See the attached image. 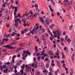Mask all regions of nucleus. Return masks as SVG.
Segmentation results:
<instances>
[{"label": "nucleus", "mask_w": 75, "mask_h": 75, "mask_svg": "<svg viewBox=\"0 0 75 75\" xmlns=\"http://www.w3.org/2000/svg\"><path fill=\"white\" fill-rule=\"evenodd\" d=\"M19 21L20 24L21 23V20H20V19L18 18L17 20L15 19V24H14L15 26H16V27H18V23H17V21Z\"/></svg>", "instance_id": "f257e3e1"}, {"label": "nucleus", "mask_w": 75, "mask_h": 75, "mask_svg": "<svg viewBox=\"0 0 75 75\" xmlns=\"http://www.w3.org/2000/svg\"><path fill=\"white\" fill-rule=\"evenodd\" d=\"M38 33L40 34H41L42 33H44L45 31V29H40L38 30Z\"/></svg>", "instance_id": "f03ea898"}, {"label": "nucleus", "mask_w": 75, "mask_h": 75, "mask_svg": "<svg viewBox=\"0 0 75 75\" xmlns=\"http://www.w3.org/2000/svg\"><path fill=\"white\" fill-rule=\"evenodd\" d=\"M4 47H5L8 48L9 49H10V50H12V49H15V48H16V47H13L12 46H10L9 45H5L4 46Z\"/></svg>", "instance_id": "7ed1b4c3"}, {"label": "nucleus", "mask_w": 75, "mask_h": 75, "mask_svg": "<svg viewBox=\"0 0 75 75\" xmlns=\"http://www.w3.org/2000/svg\"><path fill=\"white\" fill-rule=\"evenodd\" d=\"M37 64H38V63H37V62H35V63H33L32 64V67H34V65H35V68H37L38 65Z\"/></svg>", "instance_id": "20e7f679"}, {"label": "nucleus", "mask_w": 75, "mask_h": 75, "mask_svg": "<svg viewBox=\"0 0 75 75\" xmlns=\"http://www.w3.org/2000/svg\"><path fill=\"white\" fill-rule=\"evenodd\" d=\"M57 52H56L55 53V54H56V55L57 56V59H59V51H58V50L57 49Z\"/></svg>", "instance_id": "39448f33"}, {"label": "nucleus", "mask_w": 75, "mask_h": 75, "mask_svg": "<svg viewBox=\"0 0 75 75\" xmlns=\"http://www.w3.org/2000/svg\"><path fill=\"white\" fill-rule=\"evenodd\" d=\"M45 21L47 25H50V23H49L50 19H49L48 18H47L45 20Z\"/></svg>", "instance_id": "423d86ee"}, {"label": "nucleus", "mask_w": 75, "mask_h": 75, "mask_svg": "<svg viewBox=\"0 0 75 75\" xmlns=\"http://www.w3.org/2000/svg\"><path fill=\"white\" fill-rule=\"evenodd\" d=\"M17 7L15 6V11L14 12V16L16 15L17 14Z\"/></svg>", "instance_id": "0eeeda50"}, {"label": "nucleus", "mask_w": 75, "mask_h": 75, "mask_svg": "<svg viewBox=\"0 0 75 75\" xmlns=\"http://www.w3.org/2000/svg\"><path fill=\"white\" fill-rule=\"evenodd\" d=\"M40 20L41 23H42L43 24H45V22L44 21V19H43V18H42V17H41Z\"/></svg>", "instance_id": "6e6552de"}, {"label": "nucleus", "mask_w": 75, "mask_h": 75, "mask_svg": "<svg viewBox=\"0 0 75 75\" xmlns=\"http://www.w3.org/2000/svg\"><path fill=\"white\" fill-rule=\"evenodd\" d=\"M56 31H57V35H59V36H61V35L62 34V33H61V32L59 31V30H56Z\"/></svg>", "instance_id": "1a4fd4ad"}, {"label": "nucleus", "mask_w": 75, "mask_h": 75, "mask_svg": "<svg viewBox=\"0 0 75 75\" xmlns=\"http://www.w3.org/2000/svg\"><path fill=\"white\" fill-rule=\"evenodd\" d=\"M34 32L35 33V28H33V30L31 31L30 32V33H31L33 35H34V34H35V33H34Z\"/></svg>", "instance_id": "9d476101"}, {"label": "nucleus", "mask_w": 75, "mask_h": 75, "mask_svg": "<svg viewBox=\"0 0 75 75\" xmlns=\"http://www.w3.org/2000/svg\"><path fill=\"white\" fill-rule=\"evenodd\" d=\"M26 55H28L29 56L31 55V52H29L28 50H27L26 51Z\"/></svg>", "instance_id": "9b49d317"}, {"label": "nucleus", "mask_w": 75, "mask_h": 75, "mask_svg": "<svg viewBox=\"0 0 75 75\" xmlns=\"http://www.w3.org/2000/svg\"><path fill=\"white\" fill-rule=\"evenodd\" d=\"M61 50L62 51V59H65V54H64V52H63V51H62V49H61Z\"/></svg>", "instance_id": "f8f14e48"}, {"label": "nucleus", "mask_w": 75, "mask_h": 75, "mask_svg": "<svg viewBox=\"0 0 75 75\" xmlns=\"http://www.w3.org/2000/svg\"><path fill=\"white\" fill-rule=\"evenodd\" d=\"M41 38L43 41H45V36L43 35H41Z\"/></svg>", "instance_id": "ddd939ff"}, {"label": "nucleus", "mask_w": 75, "mask_h": 75, "mask_svg": "<svg viewBox=\"0 0 75 75\" xmlns=\"http://www.w3.org/2000/svg\"><path fill=\"white\" fill-rule=\"evenodd\" d=\"M73 3V1H69V2L68 3V6H70V5H72Z\"/></svg>", "instance_id": "4468645a"}, {"label": "nucleus", "mask_w": 75, "mask_h": 75, "mask_svg": "<svg viewBox=\"0 0 75 75\" xmlns=\"http://www.w3.org/2000/svg\"><path fill=\"white\" fill-rule=\"evenodd\" d=\"M39 67H44V64H42V62H40L39 64Z\"/></svg>", "instance_id": "2eb2a0df"}, {"label": "nucleus", "mask_w": 75, "mask_h": 75, "mask_svg": "<svg viewBox=\"0 0 75 75\" xmlns=\"http://www.w3.org/2000/svg\"><path fill=\"white\" fill-rule=\"evenodd\" d=\"M55 24H53L52 25H51L49 27L50 28V29H52V28H53V27H54V26H55Z\"/></svg>", "instance_id": "dca6fc26"}, {"label": "nucleus", "mask_w": 75, "mask_h": 75, "mask_svg": "<svg viewBox=\"0 0 75 75\" xmlns=\"http://www.w3.org/2000/svg\"><path fill=\"white\" fill-rule=\"evenodd\" d=\"M35 26L34 27V28H35V33H37V30H38V28H39V27L38 26H37V27L36 28Z\"/></svg>", "instance_id": "f3484780"}, {"label": "nucleus", "mask_w": 75, "mask_h": 75, "mask_svg": "<svg viewBox=\"0 0 75 75\" xmlns=\"http://www.w3.org/2000/svg\"><path fill=\"white\" fill-rule=\"evenodd\" d=\"M74 55H75V54H73L72 55V56H71V59H72V60L73 61V63H74Z\"/></svg>", "instance_id": "a211bd4d"}, {"label": "nucleus", "mask_w": 75, "mask_h": 75, "mask_svg": "<svg viewBox=\"0 0 75 75\" xmlns=\"http://www.w3.org/2000/svg\"><path fill=\"white\" fill-rule=\"evenodd\" d=\"M56 61L57 62V64L59 67H61V63H59V61L58 60H56Z\"/></svg>", "instance_id": "6ab92c4d"}, {"label": "nucleus", "mask_w": 75, "mask_h": 75, "mask_svg": "<svg viewBox=\"0 0 75 75\" xmlns=\"http://www.w3.org/2000/svg\"><path fill=\"white\" fill-rule=\"evenodd\" d=\"M48 33H49V34L52 37H54V35H53V34H52V33H51V31H50V30H49L48 31Z\"/></svg>", "instance_id": "aec40b11"}, {"label": "nucleus", "mask_w": 75, "mask_h": 75, "mask_svg": "<svg viewBox=\"0 0 75 75\" xmlns=\"http://www.w3.org/2000/svg\"><path fill=\"white\" fill-rule=\"evenodd\" d=\"M59 69H57V71H55V74L56 75H57L58 73H59Z\"/></svg>", "instance_id": "412c9836"}, {"label": "nucleus", "mask_w": 75, "mask_h": 75, "mask_svg": "<svg viewBox=\"0 0 75 75\" xmlns=\"http://www.w3.org/2000/svg\"><path fill=\"white\" fill-rule=\"evenodd\" d=\"M49 7L50 10V11H51V12H53V9H52L51 8V6L49 5Z\"/></svg>", "instance_id": "4be33fe9"}, {"label": "nucleus", "mask_w": 75, "mask_h": 75, "mask_svg": "<svg viewBox=\"0 0 75 75\" xmlns=\"http://www.w3.org/2000/svg\"><path fill=\"white\" fill-rule=\"evenodd\" d=\"M49 54H51V55H54V54L52 51H49Z\"/></svg>", "instance_id": "5701e85b"}, {"label": "nucleus", "mask_w": 75, "mask_h": 75, "mask_svg": "<svg viewBox=\"0 0 75 75\" xmlns=\"http://www.w3.org/2000/svg\"><path fill=\"white\" fill-rule=\"evenodd\" d=\"M15 35H17V33H16L15 32H13L11 34V36L12 37L14 36Z\"/></svg>", "instance_id": "b1692460"}, {"label": "nucleus", "mask_w": 75, "mask_h": 75, "mask_svg": "<svg viewBox=\"0 0 75 75\" xmlns=\"http://www.w3.org/2000/svg\"><path fill=\"white\" fill-rule=\"evenodd\" d=\"M8 71V69L7 68L5 70H4V72L5 73V74H6L7 72V71Z\"/></svg>", "instance_id": "393cba45"}, {"label": "nucleus", "mask_w": 75, "mask_h": 75, "mask_svg": "<svg viewBox=\"0 0 75 75\" xmlns=\"http://www.w3.org/2000/svg\"><path fill=\"white\" fill-rule=\"evenodd\" d=\"M63 68H65V70H66V65L65 64V63L63 64Z\"/></svg>", "instance_id": "a878e982"}, {"label": "nucleus", "mask_w": 75, "mask_h": 75, "mask_svg": "<svg viewBox=\"0 0 75 75\" xmlns=\"http://www.w3.org/2000/svg\"><path fill=\"white\" fill-rule=\"evenodd\" d=\"M27 57V55H26L25 56H23L22 58V59H23V60H25V57Z\"/></svg>", "instance_id": "bb28decb"}, {"label": "nucleus", "mask_w": 75, "mask_h": 75, "mask_svg": "<svg viewBox=\"0 0 75 75\" xmlns=\"http://www.w3.org/2000/svg\"><path fill=\"white\" fill-rule=\"evenodd\" d=\"M23 54H22V56H23V57H24V56L25 55V53L26 54V51L23 50Z\"/></svg>", "instance_id": "cd10ccee"}, {"label": "nucleus", "mask_w": 75, "mask_h": 75, "mask_svg": "<svg viewBox=\"0 0 75 75\" xmlns=\"http://www.w3.org/2000/svg\"><path fill=\"white\" fill-rule=\"evenodd\" d=\"M20 65H21V62H19L16 64L17 66H20Z\"/></svg>", "instance_id": "c85d7f7f"}, {"label": "nucleus", "mask_w": 75, "mask_h": 75, "mask_svg": "<svg viewBox=\"0 0 75 75\" xmlns=\"http://www.w3.org/2000/svg\"><path fill=\"white\" fill-rule=\"evenodd\" d=\"M49 70L51 72H53V70H52V68L50 67L49 68Z\"/></svg>", "instance_id": "c756f323"}, {"label": "nucleus", "mask_w": 75, "mask_h": 75, "mask_svg": "<svg viewBox=\"0 0 75 75\" xmlns=\"http://www.w3.org/2000/svg\"><path fill=\"white\" fill-rule=\"evenodd\" d=\"M20 48H19V49L17 50H16V52H20Z\"/></svg>", "instance_id": "7c9ffc66"}, {"label": "nucleus", "mask_w": 75, "mask_h": 75, "mask_svg": "<svg viewBox=\"0 0 75 75\" xmlns=\"http://www.w3.org/2000/svg\"><path fill=\"white\" fill-rule=\"evenodd\" d=\"M4 8H1V10L0 11V13H2V12H3V11H4Z\"/></svg>", "instance_id": "2f4dec72"}, {"label": "nucleus", "mask_w": 75, "mask_h": 75, "mask_svg": "<svg viewBox=\"0 0 75 75\" xmlns=\"http://www.w3.org/2000/svg\"><path fill=\"white\" fill-rule=\"evenodd\" d=\"M21 68L22 69H24V68H25V64H23V66L21 67Z\"/></svg>", "instance_id": "473e14b6"}, {"label": "nucleus", "mask_w": 75, "mask_h": 75, "mask_svg": "<svg viewBox=\"0 0 75 75\" xmlns=\"http://www.w3.org/2000/svg\"><path fill=\"white\" fill-rule=\"evenodd\" d=\"M35 75H40V72L39 71H38L36 72Z\"/></svg>", "instance_id": "72a5a7b5"}, {"label": "nucleus", "mask_w": 75, "mask_h": 75, "mask_svg": "<svg viewBox=\"0 0 75 75\" xmlns=\"http://www.w3.org/2000/svg\"><path fill=\"white\" fill-rule=\"evenodd\" d=\"M20 16H21V15L20 14V13H18L17 15L18 17H20V18H21V17H20Z\"/></svg>", "instance_id": "f704fd0d"}, {"label": "nucleus", "mask_w": 75, "mask_h": 75, "mask_svg": "<svg viewBox=\"0 0 75 75\" xmlns=\"http://www.w3.org/2000/svg\"><path fill=\"white\" fill-rule=\"evenodd\" d=\"M21 73V74H24V71L23 69H22L20 71Z\"/></svg>", "instance_id": "c9c22d12"}, {"label": "nucleus", "mask_w": 75, "mask_h": 75, "mask_svg": "<svg viewBox=\"0 0 75 75\" xmlns=\"http://www.w3.org/2000/svg\"><path fill=\"white\" fill-rule=\"evenodd\" d=\"M24 44V43H19V45L20 46H21V47H23V45Z\"/></svg>", "instance_id": "e433bc0d"}, {"label": "nucleus", "mask_w": 75, "mask_h": 75, "mask_svg": "<svg viewBox=\"0 0 75 75\" xmlns=\"http://www.w3.org/2000/svg\"><path fill=\"white\" fill-rule=\"evenodd\" d=\"M41 59V56H38V61H40V59Z\"/></svg>", "instance_id": "4c0bfd02"}, {"label": "nucleus", "mask_w": 75, "mask_h": 75, "mask_svg": "<svg viewBox=\"0 0 75 75\" xmlns=\"http://www.w3.org/2000/svg\"><path fill=\"white\" fill-rule=\"evenodd\" d=\"M68 68H66V72L67 74H68L69 73V72L68 71Z\"/></svg>", "instance_id": "58836bf2"}, {"label": "nucleus", "mask_w": 75, "mask_h": 75, "mask_svg": "<svg viewBox=\"0 0 75 75\" xmlns=\"http://www.w3.org/2000/svg\"><path fill=\"white\" fill-rule=\"evenodd\" d=\"M49 67H50V65L48 63H47L46 64V68H49Z\"/></svg>", "instance_id": "ea45409f"}, {"label": "nucleus", "mask_w": 75, "mask_h": 75, "mask_svg": "<svg viewBox=\"0 0 75 75\" xmlns=\"http://www.w3.org/2000/svg\"><path fill=\"white\" fill-rule=\"evenodd\" d=\"M43 73H48V71L47 70H44L43 71Z\"/></svg>", "instance_id": "a19ab883"}, {"label": "nucleus", "mask_w": 75, "mask_h": 75, "mask_svg": "<svg viewBox=\"0 0 75 75\" xmlns=\"http://www.w3.org/2000/svg\"><path fill=\"white\" fill-rule=\"evenodd\" d=\"M9 18H10V17L8 16V17H7L6 18H4V20L5 21H6V18L7 19V20H8L9 19Z\"/></svg>", "instance_id": "79ce46f5"}, {"label": "nucleus", "mask_w": 75, "mask_h": 75, "mask_svg": "<svg viewBox=\"0 0 75 75\" xmlns=\"http://www.w3.org/2000/svg\"><path fill=\"white\" fill-rule=\"evenodd\" d=\"M72 27H73V26L72 25L70 26H69V29H70V31H71V30H72Z\"/></svg>", "instance_id": "37998d69"}, {"label": "nucleus", "mask_w": 75, "mask_h": 75, "mask_svg": "<svg viewBox=\"0 0 75 75\" xmlns=\"http://www.w3.org/2000/svg\"><path fill=\"white\" fill-rule=\"evenodd\" d=\"M67 41L68 42H71V39H70V38H68Z\"/></svg>", "instance_id": "c03bdc74"}, {"label": "nucleus", "mask_w": 75, "mask_h": 75, "mask_svg": "<svg viewBox=\"0 0 75 75\" xmlns=\"http://www.w3.org/2000/svg\"><path fill=\"white\" fill-rule=\"evenodd\" d=\"M45 37H49L48 34L47 33H46L45 34Z\"/></svg>", "instance_id": "a18cd8bd"}, {"label": "nucleus", "mask_w": 75, "mask_h": 75, "mask_svg": "<svg viewBox=\"0 0 75 75\" xmlns=\"http://www.w3.org/2000/svg\"><path fill=\"white\" fill-rule=\"evenodd\" d=\"M24 26L25 27V26H29V25H28V24L27 23L26 24L25 23H24L23 24Z\"/></svg>", "instance_id": "49530a36"}, {"label": "nucleus", "mask_w": 75, "mask_h": 75, "mask_svg": "<svg viewBox=\"0 0 75 75\" xmlns=\"http://www.w3.org/2000/svg\"><path fill=\"white\" fill-rule=\"evenodd\" d=\"M10 4V3H6V5L8 7V8H9L10 7L9 6V5Z\"/></svg>", "instance_id": "de8ad7c7"}, {"label": "nucleus", "mask_w": 75, "mask_h": 75, "mask_svg": "<svg viewBox=\"0 0 75 75\" xmlns=\"http://www.w3.org/2000/svg\"><path fill=\"white\" fill-rule=\"evenodd\" d=\"M35 7L37 8V7H38V5L37 4H35Z\"/></svg>", "instance_id": "09e8293b"}, {"label": "nucleus", "mask_w": 75, "mask_h": 75, "mask_svg": "<svg viewBox=\"0 0 75 75\" xmlns=\"http://www.w3.org/2000/svg\"><path fill=\"white\" fill-rule=\"evenodd\" d=\"M70 69L72 71V72H74V70L73 69H72V68H71Z\"/></svg>", "instance_id": "8fccbe9b"}, {"label": "nucleus", "mask_w": 75, "mask_h": 75, "mask_svg": "<svg viewBox=\"0 0 75 75\" xmlns=\"http://www.w3.org/2000/svg\"><path fill=\"white\" fill-rule=\"evenodd\" d=\"M30 13H31V14H33V13L32 12V11L31 10H30V11L29 14H30Z\"/></svg>", "instance_id": "3c124183"}, {"label": "nucleus", "mask_w": 75, "mask_h": 75, "mask_svg": "<svg viewBox=\"0 0 75 75\" xmlns=\"http://www.w3.org/2000/svg\"><path fill=\"white\" fill-rule=\"evenodd\" d=\"M2 69H3V67H2V66H0V69L1 70V71H3Z\"/></svg>", "instance_id": "603ef678"}, {"label": "nucleus", "mask_w": 75, "mask_h": 75, "mask_svg": "<svg viewBox=\"0 0 75 75\" xmlns=\"http://www.w3.org/2000/svg\"><path fill=\"white\" fill-rule=\"evenodd\" d=\"M48 61V59L47 58H46L44 60V61Z\"/></svg>", "instance_id": "864d4df0"}, {"label": "nucleus", "mask_w": 75, "mask_h": 75, "mask_svg": "<svg viewBox=\"0 0 75 75\" xmlns=\"http://www.w3.org/2000/svg\"><path fill=\"white\" fill-rule=\"evenodd\" d=\"M37 13H35V14L33 15V16L35 17H37Z\"/></svg>", "instance_id": "5fc2aeb1"}, {"label": "nucleus", "mask_w": 75, "mask_h": 75, "mask_svg": "<svg viewBox=\"0 0 75 75\" xmlns=\"http://www.w3.org/2000/svg\"><path fill=\"white\" fill-rule=\"evenodd\" d=\"M6 6V5L5 4H4L3 5H2V7H5Z\"/></svg>", "instance_id": "6e6d98bb"}, {"label": "nucleus", "mask_w": 75, "mask_h": 75, "mask_svg": "<svg viewBox=\"0 0 75 75\" xmlns=\"http://www.w3.org/2000/svg\"><path fill=\"white\" fill-rule=\"evenodd\" d=\"M66 52H68V48L67 47H66Z\"/></svg>", "instance_id": "4d7b16f0"}, {"label": "nucleus", "mask_w": 75, "mask_h": 75, "mask_svg": "<svg viewBox=\"0 0 75 75\" xmlns=\"http://www.w3.org/2000/svg\"><path fill=\"white\" fill-rule=\"evenodd\" d=\"M51 65L52 66V67H54V66H55V64L54 63H52Z\"/></svg>", "instance_id": "13d9d810"}, {"label": "nucleus", "mask_w": 75, "mask_h": 75, "mask_svg": "<svg viewBox=\"0 0 75 75\" xmlns=\"http://www.w3.org/2000/svg\"><path fill=\"white\" fill-rule=\"evenodd\" d=\"M16 43H11V44H10L9 45L10 46V45H14Z\"/></svg>", "instance_id": "bf43d9fd"}, {"label": "nucleus", "mask_w": 75, "mask_h": 75, "mask_svg": "<svg viewBox=\"0 0 75 75\" xmlns=\"http://www.w3.org/2000/svg\"><path fill=\"white\" fill-rule=\"evenodd\" d=\"M12 63H13V64H14V59L12 58Z\"/></svg>", "instance_id": "052dcab7"}, {"label": "nucleus", "mask_w": 75, "mask_h": 75, "mask_svg": "<svg viewBox=\"0 0 75 75\" xmlns=\"http://www.w3.org/2000/svg\"><path fill=\"white\" fill-rule=\"evenodd\" d=\"M64 62H65V61L64 60H63V61H61V63H63V64H64Z\"/></svg>", "instance_id": "680f3d73"}, {"label": "nucleus", "mask_w": 75, "mask_h": 75, "mask_svg": "<svg viewBox=\"0 0 75 75\" xmlns=\"http://www.w3.org/2000/svg\"><path fill=\"white\" fill-rule=\"evenodd\" d=\"M16 55H14L13 57H12V58H13V59H14V58H16Z\"/></svg>", "instance_id": "e2e57ef3"}, {"label": "nucleus", "mask_w": 75, "mask_h": 75, "mask_svg": "<svg viewBox=\"0 0 75 75\" xmlns=\"http://www.w3.org/2000/svg\"><path fill=\"white\" fill-rule=\"evenodd\" d=\"M40 55V52H38L37 53V54H36V56H39Z\"/></svg>", "instance_id": "0e129e2a"}, {"label": "nucleus", "mask_w": 75, "mask_h": 75, "mask_svg": "<svg viewBox=\"0 0 75 75\" xmlns=\"http://www.w3.org/2000/svg\"><path fill=\"white\" fill-rule=\"evenodd\" d=\"M3 52H6L7 51V50L6 49H4L3 50Z\"/></svg>", "instance_id": "69168bd1"}, {"label": "nucleus", "mask_w": 75, "mask_h": 75, "mask_svg": "<svg viewBox=\"0 0 75 75\" xmlns=\"http://www.w3.org/2000/svg\"><path fill=\"white\" fill-rule=\"evenodd\" d=\"M53 58H57V56L54 55L53 57Z\"/></svg>", "instance_id": "338daca9"}, {"label": "nucleus", "mask_w": 75, "mask_h": 75, "mask_svg": "<svg viewBox=\"0 0 75 75\" xmlns=\"http://www.w3.org/2000/svg\"><path fill=\"white\" fill-rule=\"evenodd\" d=\"M14 72L15 74H16V73H17V69L15 70Z\"/></svg>", "instance_id": "774afa93"}]
</instances>
